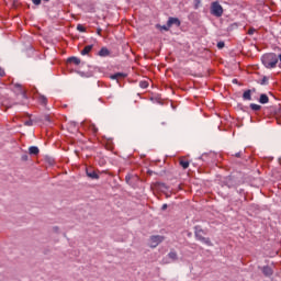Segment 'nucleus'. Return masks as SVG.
<instances>
[{
	"instance_id": "nucleus-35",
	"label": "nucleus",
	"mask_w": 281,
	"mask_h": 281,
	"mask_svg": "<svg viewBox=\"0 0 281 281\" xmlns=\"http://www.w3.org/2000/svg\"><path fill=\"white\" fill-rule=\"evenodd\" d=\"M147 172H148V175H153V171H150V170H148Z\"/></svg>"
},
{
	"instance_id": "nucleus-4",
	"label": "nucleus",
	"mask_w": 281,
	"mask_h": 281,
	"mask_svg": "<svg viewBox=\"0 0 281 281\" xmlns=\"http://www.w3.org/2000/svg\"><path fill=\"white\" fill-rule=\"evenodd\" d=\"M211 14L213 16H223V7L218 2H213L211 5Z\"/></svg>"
},
{
	"instance_id": "nucleus-8",
	"label": "nucleus",
	"mask_w": 281,
	"mask_h": 281,
	"mask_svg": "<svg viewBox=\"0 0 281 281\" xmlns=\"http://www.w3.org/2000/svg\"><path fill=\"white\" fill-rule=\"evenodd\" d=\"M29 153L30 155H38V153H41V149H38V147L36 146H31L29 147Z\"/></svg>"
},
{
	"instance_id": "nucleus-22",
	"label": "nucleus",
	"mask_w": 281,
	"mask_h": 281,
	"mask_svg": "<svg viewBox=\"0 0 281 281\" xmlns=\"http://www.w3.org/2000/svg\"><path fill=\"white\" fill-rule=\"evenodd\" d=\"M223 47H225V42H218L217 43V48L223 49Z\"/></svg>"
},
{
	"instance_id": "nucleus-37",
	"label": "nucleus",
	"mask_w": 281,
	"mask_h": 281,
	"mask_svg": "<svg viewBox=\"0 0 281 281\" xmlns=\"http://www.w3.org/2000/svg\"><path fill=\"white\" fill-rule=\"evenodd\" d=\"M279 60L281 61V55H279Z\"/></svg>"
},
{
	"instance_id": "nucleus-34",
	"label": "nucleus",
	"mask_w": 281,
	"mask_h": 281,
	"mask_svg": "<svg viewBox=\"0 0 281 281\" xmlns=\"http://www.w3.org/2000/svg\"><path fill=\"white\" fill-rule=\"evenodd\" d=\"M235 157H240V153L235 154Z\"/></svg>"
},
{
	"instance_id": "nucleus-16",
	"label": "nucleus",
	"mask_w": 281,
	"mask_h": 281,
	"mask_svg": "<svg viewBox=\"0 0 281 281\" xmlns=\"http://www.w3.org/2000/svg\"><path fill=\"white\" fill-rule=\"evenodd\" d=\"M250 109H251L252 111H260V110L262 109V106H261V105H258V104H256V103H251V104H250Z\"/></svg>"
},
{
	"instance_id": "nucleus-26",
	"label": "nucleus",
	"mask_w": 281,
	"mask_h": 281,
	"mask_svg": "<svg viewBox=\"0 0 281 281\" xmlns=\"http://www.w3.org/2000/svg\"><path fill=\"white\" fill-rule=\"evenodd\" d=\"M27 159H30V157L27 156V154H24V155L22 156V161H27Z\"/></svg>"
},
{
	"instance_id": "nucleus-24",
	"label": "nucleus",
	"mask_w": 281,
	"mask_h": 281,
	"mask_svg": "<svg viewBox=\"0 0 281 281\" xmlns=\"http://www.w3.org/2000/svg\"><path fill=\"white\" fill-rule=\"evenodd\" d=\"M5 76V70L0 66V78H3Z\"/></svg>"
},
{
	"instance_id": "nucleus-38",
	"label": "nucleus",
	"mask_w": 281,
	"mask_h": 281,
	"mask_svg": "<svg viewBox=\"0 0 281 281\" xmlns=\"http://www.w3.org/2000/svg\"><path fill=\"white\" fill-rule=\"evenodd\" d=\"M44 1H49V0H44Z\"/></svg>"
},
{
	"instance_id": "nucleus-28",
	"label": "nucleus",
	"mask_w": 281,
	"mask_h": 281,
	"mask_svg": "<svg viewBox=\"0 0 281 281\" xmlns=\"http://www.w3.org/2000/svg\"><path fill=\"white\" fill-rule=\"evenodd\" d=\"M261 85H267V77H263V78H262Z\"/></svg>"
},
{
	"instance_id": "nucleus-9",
	"label": "nucleus",
	"mask_w": 281,
	"mask_h": 281,
	"mask_svg": "<svg viewBox=\"0 0 281 281\" xmlns=\"http://www.w3.org/2000/svg\"><path fill=\"white\" fill-rule=\"evenodd\" d=\"M93 49V45H88L86 46L82 50H81V55L82 56H87V54H89V52H91Z\"/></svg>"
},
{
	"instance_id": "nucleus-11",
	"label": "nucleus",
	"mask_w": 281,
	"mask_h": 281,
	"mask_svg": "<svg viewBox=\"0 0 281 281\" xmlns=\"http://www.w3.org/2000/svg\"><path fill=\"white\" fill-rule=\"evenodd\" d=\"M126 75L122 74V72H117L111 76L112 80H119V78H125Z\"/></svg>"
},
{
	"instance_id": "nucleus-5",
	"label": "nucleus",
	"mask_w": 281,
	"mask_h": 281,
	"mask_svg": "<svg viewBox=\"0 0 281 281\" xmlns=\"http://www.w3.org/2000/svg\"><path fill=\"white\" fill-rule=\"evenodd\" d=\"M168 27H172V25H181V22L177 18H170L167 22Z\"/></svg>"
},
{
	"instance_id": "nucleus-20",
	"label": "nucleus",
	"mask_w": 281,
	"mask_h": 281,
	"mask_svg": "<svg viewBox=\"0 0 281 281\" xmlns=\"http://www.w3.org/2000/svg\"><path fill=\"white\" fill-rule=\"evenodd\" d=\"M140 87H142V89H148V82L142 81Z\"/></svg>"
},
{
	"instance_id": "nucleus-29",
	"label": "nucleus",
	"mask_w": 281,
	"mask_h": 281,
	"mask_svg": "<svg viewBox=\"0 0 281 281\" xmlns=\"http://www.w3.org/2000/svg\"><path fill=\"white\" fill-rule=\"evenodd\" d=\"M125 181H126V183H130V181H131V176H126Z\"/></svg>"
},
{
	"instance_id": "nucleus-23",
	"label": "nucleus",
	"mask_w": 281,
	"mask_h": 281,
	"mask_svg": "<svg viewBox=\"0 0 281 281\" xmlns=\"http://www.w3.org/2000/svg\"><path fill=\"white\" fill-rule=\"evenodd\" d=\"M34 122L32 120H29L24 123V126H33Z\"/></svg>"
},
{
	"instance_id": "nucleus-36",
	"label": "nucleus",
	"mask_w": 281,
	"mask_h": 281,
	"mask_svg": "<svg viewBox=\"0 0 281 281\" xmlns=\"http://www.w3.org/2000/svg\"><path fill=\"white\" fill-rule=\"evenodd\" d=\"M100 32H102V30L99 29V30H98V34H100Z\"/></svg>"
},
{
	"instance_id": "nucleus-13",
	"label": "nucleus",
	"mask_w": 281,
	"mask_h": 281,
	"mask_svg": "<svg viewBox=\"0 0 281 281\" xmlns=\"http://www.w3.org/2000/svg\"><path fill=\"white\" fill-rule=\"evenodd\" d=\"M109 54H111V52H109L106 47L101 48L99 52V56H109Z\"/></svg>"
},
{
	"instance_id": "nucleus-27",
	"label": "nucleus",
	"mask_w": 281,
	"mask_h": 281,
	"mask_svg": "<svg viewBox=\"0 0 281 281\" xmlns=\"http://www.w3.org/2000/svg\"><path fill=\"white\" fill-rule=\"evenodd\" d=\"M34 5H41V0H32Z\"/></svg>"
},
{
	"instance_id": "nucleus-25",
	"label": "nucleus",
	"mask_w": 281,
	"mask_h": 281,
	"mask_svg": "<svg viewBox=\"0 0 281 281\" xmlns=\"http://www.w3.org/2000/svg\"><path fill=\"white\" fill-rule=\"evenodd\" d=\"M77 30L78 32H85V27L82 26V24H78Z\"/></svg>"
},
{
	"instance_id": "nucleus-6",
	"label": "nucleus",
	"mask_w": 281,
	"mask_h": 281,
	"mask_svg": "<svg viewBox=\"0 0 281 281\" xmlns=\"http://www.w3.org/2000/svg\"><path fill=\"white\" fill-rule=\"evenodd\" d=\"M262 273H263V276L269 278L270 276H273V269H271V267H269V266H265L262 268Z\"/></svg>"
},
{
	"instance_id": "nucleus-32",
	"label": "nucleus",
	"mask_w": 281,
	"mask_h": 281,
	"mask_svg": "<svg viewBox=\"0 0 281 281\" xmlns=\"http://www.w3.org/2000/svg\"><path fill=\"white\" fill-rule=\"evenodd\" d=\"M161 210H168V204H164Z\"/></svg>"
},
{
	"instance_id": "nucleus-33",
	"label": "nucleus",
	"mask_w": 281,
	"mask_h": 281,
	"mask_svg": "<svg viewBox=\"0 0 281 281\" xmlns=\"http://www.w3.org/2000/svg\"><path fill=\"white\" fill-rule=\"evenodd\" d=\"M234 85H238V79H233Z\"/></svg>"
},
{
	"instance_id": "nucleus-12",
	"label": "nucleus",
	"mask_w": 281,
	"mask_h": 281,
	"mask_svg": "<svg viewBox=\"0 0 281 281\" xmlns=\"http://www.w3.org/2000/svg\"><path fill=\"white\" fill-rule=\"evenodd\" d=\"M14 88L18 89L19 93H21L23 97H25V91L23 89V86L15 83Z\"/></svg>"
},
{
	"instance_id": "nucleus-3",
	"label": "nucleus",
	"mask_w": 281,
	"mask_h": 281,
	"mask_svg": "<svg viewBox=\"0 0 281 281\" xmlns=\"http://www.w3.org/2000/svg\"><path fill=\"white\" fill-rule=\"evenodd\" d=\"M195 238L201 243H204V245L212 247V241L210 240V238L203 237V229H199V227H195Z\"/></svg>"
},
{
	"instance_id": "nucleus-1",
	"label": "nucleus",
	"mask_w": 281,
	"mask_h": 281,
	"mask_svg": "<svg viewBox=\"0 0 281 281\" xmlns=\"http://www.w3.org/2000/svg\"><path fill=\"white\" fill-rule=\"evenodd\" d=\"M261 61L267 69H273L278 65V55L268 53L261 57Z\"/></svg>"
},
{
	"instance_id": "nucleus-10",
	"label": "nucleus",
	"mask_w": 281,
	"mask_h": 281,
	"mask_svg": "<svg viewBox=\"0 0 281 281\" xmlns=\"http://www.w3.org/2000/svg\"><path fill=\"white\" fill-rule=\"evenodd\" d=\"M87 176L90 178V179H99V176L95 171L93 170H87Z\"/></svg>"
},
{
	"instance_id": "nucleus-2",
	"label": "nucleus",
	"mask_w": 281,
	"mask_h": 281,
	"mask_svg": "<svg viewBox=\"0 0 281 281\" xmlns=\"http://www.w3.org/2000/svg\"><path fill=\"white\" fill-rule=\"evenodd\" d=\"M165 240H166V237L161 235H153L149 237V247L151 249H155L156 247H159V245H161V243Z\"/></svg>"
},
{
	"instance_id": "nucleus-31",
	"label": "nucleus",
	"mask_w": 281,
	"mask_h": 281,
	"mask_svg": "<svg viewBox=\"0 0 281 281\" xmlns=\"http://www.w3.org/2000/svg\"><path fill=\"white\" fill-rule=\"evenodd\" d=\"M170 26H168V24H167V26L165 25V26H162V30H165L166 32H168V29H169Z\"/></svg>"
},
{
	"instance_id": "nucleus-7",
	"label": "nucleus",
	"mask_w": 281,
	"mask_h": 281,
	"mask_svg": "<svg viewBox=\"0 0 281 281\" xmlns=\"http://www.w3.org/2000/svg\"><path fill=\"white\" fill-rule=\"evenodd\" d=\"M259 102H260V104H268L269 97L267 94H265V93L260 94Z\"/></svg>"
},
{
	"instance_id": "nucleus-15",
	"label": "nucleus",
	"mask_w": 281,
	"mask_h": 281,
	"mask_svg": "<svg viewBox=\"0 0 281 281\" xmlns=\"http://www.w3.org/2000/svg\"><path fill=\"white\" fill-rule=\"evenodd\" d=\"M180 166L187 170V168H190V162L188 160H180Z\"/></svg>"
},
{
	"instance_id": "nucleus-21",
	"label": "nucleus",
	"mask_w": 281,
	"mask_h": 281,
	"mask_svg": "<svg viewBox=\"0 0 281 281\" xmlns=\"http://www.w3.org/2000/svg\"><path fill=\"white\" fill-rule=\"evenodd\" d=\"M248 34H249V36H252V34H256V29L250 27V29L248 30Z\"/></svg>"
},
{
	"instance_id": "nucleus-19",
	"label": "nucleus",
	"mask_w": 281,
	"mask_h": 281,
	"mask_svg": "<svg viewBox=\"0 0 281 281\" xmlns=\"http://www.w3.org/2000/svg\"><path fill=\"white\" fill-rule=\"evenodd\" d=\"M40 102H41V104H47V98H45V97H40Z\"/></svg>"
},
{
	"instance_id": "nucleus-17",
	"label": "nucleus",
	"mask_w": 281,
	"mask_h": 281,
	"mask_svg": "<svg viewBox=\"0 0 281 281\" xmlns=\"http://www.w3.org/2000/svg\"><path fill=\"white\" fill-rule=\"evenodd\" d=\"M168 256H169V258L171 259V260H177V252H169L168 254Z\"/></svg>"
},
{
	"instance_id": "nucleus-30",
	"label": "nucleus",
	"mask_w": 281,
	"mask_h": 281,
	"mask_svg": "<svg viewBox=\"0 0 281 281\" xmlns=\"http://www.w3.org/2000/svg\"><path fill=\"white\" fill-rule=\"evenodd\" d=\"M67 65H71V57L67 58Z\"/></svg>"
},
{
	"instance_id": "nucleus-14",
	"label": "nucleus",
	"mask_w": 281,
	"mask_h": 281,
	"mask_svg": "<svg viewBox=\"0 0 281 281\" xmlns=\"http://www.w3.org/2000/svg\"><path fill=\"white\" fill-rule=\"evenodd\" d=\"M243 98H244V100H251V90H246L243 93Z\"/></svg>"
},
{
	"instance_id": "nucleus-18",
	"label": "nucleus",
	"mask_w": 281,
	"mask_h": 281,
	"mask_svg": "<svg viewBox=\"0 0 281 281\" xmlns=\"http://www.w3.org/2000/svg\"><path fill=\"white\" fill-rule=\"evenodd\" d=\"M71 63H75V65H80V58L71 57Z\"/></svg>"
}]
</instances>
